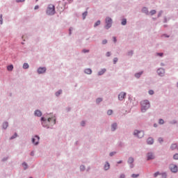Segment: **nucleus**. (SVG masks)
Wrapping results in <instances>:
<instances>
[{"mask_svg": "<svg viewBox=\"0 0 178 178\" xmlns=\"http://www.w3.org/2000/svg\"><path fill=\"white\" fill-rule=\"evenodd\" d=\"M150 106L149 102L148 100H143L141 102V111L145 112L147 109H149Z\"/></svg>", "mask_w": 178, "mask_h": 178, "instance_id": "obj_1", "label": "nucleus"}, {"mask_svg": "<svg viewBox=\"0 0 178 178\" xmlns=\"http://www.w3.org/2000/svg\"><path fill=\"white\" fill-rule=\"evenodd\" d=\"M47 14L50 15H55V6L49 4L47 10Z\"/></svg>", "mask_w": 178, "mask_h": 178, "instance_id": "obj_2", "label": "nucleus"}, {"mask_svg": "<svg viewBox=\"0 0 178 178\" xmlns=\"http://www.w3.org/2000/svg\"><path fill=\"white\" fill-rule=\"evenodd\" d=\"M106 29H111L112 27V19L111 17L106 18Z\"/></svg>", "mask_w": 178, "mask_h": 178, "instance_id": "obj_3", "label": "nucleus"}, {"mask_svg": "<svg viewBox=\"0 0 178 178\" xmlns=\"http://www.w3.org/2000/svg\"><path fill=\"white\" fill-rule=\"evenodd\" d=\"M134 134L138 138H143L144 137V131H142L135 130Z\"/></svg>", "mask_w": 178, "mask_h": 178, "instance_id": "obj_4", "label": "nucleus"}, {"mask_svg": "<svg viewBox=\"0 0 178 178\" xmlns=\"http://www.w3.org/2000/svg\"><path fill=\"white\" fill-rule=\"evenodd\" d=\"M170 169L171 172H172V173H177V171H178L177 165L175 164H171L170 165Z\"/></svg>", "mask_w": 178, "mask_h": 178, "instance_id": "obj_5", "label": "nucleus"}, {"mask_svg": "<svg viewBox=\"0 0 178 178\" xmlns=\"http://www.w3.org/2000/svg\"><path fill=\"white\" fill-rule=\"evenodd\" d=\"M38 141H40V137L38 136H35L33 138H32V143L35 145H38Z\"/></svg>", "mask_w": 178, "mask_h": 178, "instance_id": "obj_6", "label": "nucleus"}, {"mask_svg": "<svg viewBox=\"0 0 178 178\" xmlns=\"http://www.w3.org/2000/svg\"><path fill=\"white\" fill-rule=\"evenodd\" d=\"M45 72H47V68L45 67H39L38 69V73L39 74H42V73H45Z\"/></svg>", "mask_w": 178, "mask_h": 178, "instance_id": "obj_7", "label": "nucleus"}, {"mask_svg": "<svg viewBox=\"0 0 178 178\" xmlns=\"http://www.w3.org/2000/svg\"><path fill=\"white\" fill-rule=\"evenodd\" d=\"M124 97H126V92H122L119 95H118V99L120 101H123L124 99Z\"/></svg>", "mask_w": 178, "mask_h": 178, "instance_id": "obj_8", "label": "nucleus"}, {"mask_svg": "<svg viewBox=\"0 0 178 178\" xmlns=\"http://www.w3.org/2000/svg\"><path fill=\"white\" fill-rule=\"evenodd\" d=\"M157 73L159 76H162L163 74H165V70H163V68H159L157 70Z\"/></svg>", "mask_w": 178, "mask_h": 178, "instance_id": "obj_9", "label": "nucleus"}, {"mask_svg": "<svg viewBox=\"0 0 178 178\" xmlns=\"http://www.w3.org/2000/svg\"><path fill=\"white\" fill-rule=\"evenodd\" d=\"M155 158V156L152 153H148L147 154V161H151V159H154Z\"/></svg>", "mask_w": 178, "mask_h": 178, "instance_id": "obj_10", "label": "nucleus"}, {"mask_svg": "<svg viewBox=\"0 0 178 178\" xmlns=\"http://www.w3.org/2000/svg\"><path fill=\"white\" fill-rule=\"evenodd\" d=\"M51 120H53V124H55L56 122V118H55V117H52V118H49L47 120L48 122H51Z\"/></svg>", "mask_w": 178, "mask_h": 178, "instance_id": "obj_11", "label": "nucleus"}, {"mask_svg": "<svg viewBox=\"0 0 178 178\" xmlns=\"http://www.w3.org/2000/svg\"><path fill=\"white\" fill-rule=\"evenodd\" d=\"M42 113H41L40 111L36 110V111H35V116L40 117V116H42Z\"/></svg>", "mask_w": 178, "mask_h": 178, "instance_id": "obj_12", "label": "nucleus"}, {"mask_svg": "<svg viewBox=\"0 0 178 178\" xmlns=\"http://www.w3.org/2000/svg\"><path fill=\"white\" fill-rule=\"evenodd\" d=\"M118 127V124L115 123L111 125V130L112 131H115Z\"/></svg>", "mask_w": 178, "mask_h": 178, "instance_id": "obj_13", "label": "nucleus"}, {"mask_svg": "<svg viewBox=\"0 0 178 178\" xmlns=\"http://www.w3.org/2000/svg\"><path fill=\"white\" fill-rule=\"evenodd\" d=\"M147 144H149V145L154 144V139L152 138H149L147 139Z\"/></svg>", "mask_w": 178, "mask_h": 178, "instance_id": "obj_14", "label": "nucleus"}, {"mask_svg": "<svg viewBox=\"0 0 178 178\" xmlns=\"http://www.w3.org/2000/svg\"><path fill=\"white\" fill-rule=\"evenodd\" d=\"M85 73L86 74H91V73H92V70H91V69H90V68L86 69Z\"/></svg>", "mask_w": 178, "mask_h": 178, "instance_id": "obj_15", "label": "nucleus"}, {"mask_svg": "<svg viewBox=\"0 0 178 178\" xmlns=\"http://www.w3.org/2000/svg\"><path fill=\"white\" fill-rule=\"evenodd\" d=\"M105 72H106V69H102L101 71H99L98 72L99 76H102V74H104V73H105Z\"/></svg>", "mask_w": 178, "mask_h": 178, "instance_id": "obj_16", "label": "nucleus"}, {"mask_svg": "<svg viewBox=\"0 0 178 178\" xmlns=\"http://www.w3.org/2000/svg\"><path fill=\"white\" fill-rule=\"evenodd\" d=\"M7 69L9 72H12V70H13V66L11 65H8L7 67Z\"/></svg>", "mask_w": 178, "mask_h": 178, "instance_id": "obj_17", "label": "nucleus"}, {"mask_svg": "<svg viewBox=\"0 0 178 178\" xmlns=\"http://www.w3.org/2000/svg\"><path fill=\"white\" fill-rule=\"evenodd\" d=\"M141 74H143V72L136 73L135 74V77H136V79H140V76H141Z\"/></svg>", "mask_w": 178, "mask_h": 178, "instance_id": "obj_18", "label": "nucleus"}, {"mask_svg": "<svg viewBox=\"0 0 178 178\" xmlns=\"http://www.w3.org/2000/svg\"><path fill=\"white\" fill-rule=\"evenodd\" d=\"M171 149H176L177 148V144H172L170 147Z\"/></svg>", "mask_w": 178, "mask_h": 178, "instance_id": "obj_19", "label": "nucleus"}, {"mask_svg": "<svg viewBox=\"0 0 178 178\" xmlns=\"http://www.w3.org/2000/svg\"><path fill=\"white\" fill-rule=\"evenodd\" d=\"M8 122H4V123H3V129H8Z\"/></svg>", "mask_w": 178, "mask_h": 178, "instance_id": "obj_20", "label": "nucleus"}, {"mask_svg": "<svg viewBox=\"0 0 178 178\" xmlns=\"http://www.w3.org/2000/svg\"><path fill=\"white\" fill-rule=\"evenodd\" d=\"M142 12H143V13L148 14V9L147 8H143L142 9Z\"/></svg>", "mask_w": 178, "mask_h": 178, "instance_id": "obj_21", "label": "nucleus"}, {"mask_svg": "<svg viewBox=\"0 0 178 178\" xmlns=\"http://www.w3.org/2000/svg\"><path fill=\"white\" fill-rule=\"evenodd\" d=\"M109 168H110V165L108 163H106L104 165L105 170H108L109 169Z\"/></svg>", "mask_w": 178, "mask_h": 178, "instance_id": "obj_22", "label": "nucleus"}, {"mask_svg": "<svg viewBox=\"0 0 178 178\" xmlns=\"http://www.w3.org/2000/svg\"><path fill=\"white\" fill-rule=\"evenodd\" d=\"M127 23V20H126V19H123L122 21V26H126Z\"/></svg>", "mask_w": 178, "mask_h": 178, "instance_id": "obj_23", "label": "nucleus"}, {"mask_svg": "<svg viewBox=\"0 0 178 178\" xmlns=\"http://www.w3.org/2000/svg\"><path fill=\"white\" fill-rule=\"evenodd\" d=\"M101 24V21L98 20L95 24L94 27H97V26H99Z\"/></svg>", "mask_w": 178, "mask_h": 178, "instance_id": "obj_24", "label": "nucleus"}, {"mask_svg": "<svg viewBox=\"0 0 178 178\" xmlns=\"http://www.w3.org/2000/svg\"><path fill=\"white\" fill-rule=\"evenodd\" d=\"M29 65L28 63H24V64L23 65V68H24V69H29Z\"/></svg>", "mask_w": 178, "mask_h": 178, "instance_id": "obj_25", "label": "nucleus"}, {"mask_svg": "<svg viewBox=\"0 0 178 178\" xmlns=\"http://www.w3.org/2000/svg\"><path fill=\"white\" fill-rule=\"evenodd\" d=\"M134 162V159L133 158H129L128 160V163H133Z\"/></svg>", "mask_w": 178, "mask_h": 178, "instance_id": "obj_26", "label": "nucleus"}, {"mask_svg": "<svg viewBox=\"0 0 178 178\" xmlns=\"http://www.w3.org/2000/svg\"><path fill=\"white\" fill-rule=\"evenodd\" d=\"M87 15H88L87 11L83 13L82 16L83 19H86V17H87Z\"/></svg>", "mask_w": 178, "mask_h": 178, "instance_id": "obj_27", "label": "nucleus"}, {"mask_svg": "<svg viewBox=\"0 0 178 178\" xmlns=\"http://www.w3.org/2000/svg\"><path fill=\"white\" fill-rule=\"evenodd\" d=\"M62 94V90H58V92H56V97H59Z\"/></svg>", "mask_w": 178, "mask_h": 178, "instance_id": "obj_28", "label": "nucleus"}, {"mask_svg": "<svg viewBox=\"0 0 178 178\" xmlns=\"http://www.w3.org/2000/svg\"><path fill=\"white\" fill-rule=\"evenodd\" d=\"M155 13H156V11L154 10H152V11H150V15L152 16L154 15H155Z\"/></svg>", "mask_w": 178, "mask_h": 178, "instance_id": "obj_29", "label": "nucleus"}, {"mask_svg": "<svg viewBox=\"0 0 178 178\" xmlns=\"http://www.w3.org/2000/svg\"><path fill=\"white\" fill-rule=\"evenodd\" d=\"M42 120L43 122H42V126L45 127V118H42Z\"/></svg>", "mask_w": 178, "mask_h": 178, "instance_id": "obj_30", "label": "nucleus"}, {"mask_svg": "<svg viewBox=\"0 0 178 178\" xmlns=\"http://www.w3.org/2000/svg\"><path fill=\"white\" fill-rule=\"evenodd\" d=\"M96 102L97 104H99V102H102V99L101 98H98L97 100H96Z\"/></svg>", "mask_w": 178, "mask_h": 178, "instance_id": "obj_31", "label": "nucleus"}, {"mask_svg": "<svg viewBox=\"0 0 178 178\" xmlns=\"http://www.w3.org/2000/svg\"><path fill=\"white\" fill-rule=\"evenodd\" d=\"M112 113H113V111L112 110H108V111H107V114H108V115H112Z\"/></svg>", "mask_w": 178, "mask_h": 178, "instance_id": "obj_32", "label": "nucleus"}, {"mask_svg": "<svg viewBox=\"0 0 178 178\" xmlns=\"http://www.w3.org/2000/svg\"><path fill=\"white\" fill-rule=\"evenodd\" d=\"M16 137H17V134H15L14 136H13L10 138V140H13V138H16Z\"/></svg>", "mask_w": 178, "mask_h": 178, "instance_id": "obj_33", "label": "nucleus"}, {"mask_svg": "<svg viewBox=\"0 0 178 178\" xmlns=\"http://www.w3.org/2000/svg\"><path fill=\"white\" fill-rule=\"evenodd\" d=\"M173 158H174V159L177 160V159H178V154H175L173 156Z\"/></svg>", "mask_w": 178, "mask_h": 178, "instance_id": "obj_34", "label": "nucleus"}, {"mask_svg": "<svg viewBox=\"0 0 178 178\" xmlns=\"http://www.w3.org/2000/svg\"><path fill=\"white\" fill-rule=\"evenodd\" d=\"M22 166H23L24 169H26L27 168V163H22Z\"/></svg>", "mask_w": 178, "mask_h": 178, "instance_id": "obj_35", "label": "nucleus"}, {"mask_svg": "<svg viewBox=\"0 0 178 178\" xmlns=\"http://www.w3.org/2000/svg\"><path fill=\"white\" fill-rule=\"evenodd\" d=\"M159 124H163V123H164L163 120H162V119L159 120Z\"/></svg>", "mask_w": 178, "mask_h": 178, "instance_id": "obj_36", "label": "nucleus"}, {"mask_svg": "<svg viewBox=\"0 0 178 178\" xmlns=\"http://www.w3.org/2000/svg\"><path fill=\"white\" fill-rule=\"evenodd\" d=\"M149 95H154V90H149Z\"/></svg>", "mask_w": 178, "mask_h": 178, "instance_id": "obj_37", "label": "nucleus"}, {"mask_svg": "<svg viewBox=\"0 0 178 178\" xmlns=\"http://www.w3.org/2000/svg\"><path fill=\"white\" fill-rule=\"evenodd\" d=\"M138 176H139L138 175L133 174L131 175V177L136 178V177H138Z\"/></svg>", "mask_w": 178, "mask_h": 178, "instance_id": "obj_38", "label": "nucleus"}, {"mask_svg": "<svg viewBox=\"0 0 178 178\" xmlns=\"http://www.w3.org/2000/svg\"><path fill=\"white\" fill-rule=\"evenodd\" d=\"M3 19H2V15H0V24H2Z\"/></svg>", "mask_w": 178, "mask_h": 178, "instance_id": "obj_39", "label": "nucleus"}, {"mask_svg": "<svg viewBox=\"0 0 178 178\" xmlns=\"http://www.w3.org/2000/svg\"><path fill=\"white\" fill-rule=\"evenodd\" d=\"M108 42V40H104L103 41H102V44H104V45H105V44H106Z\"/></svg>", "mask_w": 178, "mask_h": 178, "instance_id": "obj_40", "label": "nucleus"}, {"mask_svg": "<svg viewBox=\"0 0 178 178\" xmlns=\"http://www.w3.org/2000/svg\"><path fill=\"white\" fill-rule=\"evenodd\" d=\"M117 62H118V58H115L113 59V63H114V64H116Z\"/></svg>", "mask_w": 178, "mask_h": 178, "instance_id": "obj_41", "label": "nucleus"}, {"mask_svg": "<svg viewBox=\"0 0 178 178\" xmlns=\"http://www.w3.org/2000/svg\"><path fill=\"white\" fill-rule=\"evenodd\" d=\"M80 169L81 170H84V169H86V167H84V165H81Z\"/></svg>", "mask_w": 178, "mask_h": 178, "instance_id": "obj_42", "label": "nucleus"}, {"mask_svg": "<svg viewBox=\"0 0 178 178\" xmlns=\"http://www.w3.org/2000/svg\"><path fill=\"white\" fill-rule=\"evenodd\" d=\"M159 172H157L154 174V177H156V176H159Z\"/></svg>", "mask_w": 178, "mask_h": 178, "instance_id": "obj_43", "label": "nucleus"}, {"mask_svg": "<svg viewBox=\"0 0 178 178\" xmlns=\"http://www.w3.org/2000/svg\"><path fill=\"white\" fill-rule=\"evenodd\" d=\"M159 143H163V139L162 138H159Z\"/></svg>", "mask_w": 178, "mask_h": 178, "instance_id": "obj_44", "label": "nucleus"}, {"mask_svg": "<svg viewBox=\"0 0 178 178\" xmlns=\"http://www.w3.org/2000/svg\"><path fill=\"white\" fill-rule=\"evenodd\" d=\"M162 177L163 178H166V173L162 174Z\"/></svg>", "mask_w": 178, "mask_h": 178, "instance_id": "obj_45", "label": "nucleus"}, {"mask_svg": "<svg viewBox=\"0 0 178 178\" xmlns=\"http://www.w3.org/2000/svg\"><path fill=\"white\" fill-rule=\"evenodd\" d=\"M115 152H111L110 153V156H113L115 155Z\"/></svg>", "mask_w": 178, "mask_h": 178, "instance_id": "obj_46", "label": "nucleus"}, {"mask_svg": "<svg viewBox=\"0 0 178 178\" xmlns=\"http://www.w3.org/2000/svg\"><path fill=\"white\" fill-rule=\"evenodd\" d=\"M157 55H158L159 56H162L163 55V53H158Z\"/></svg>", "mask_w": 178, "mask_h": 178, "instance_id": "obj_47", "label": "nucleus"}, {"mask_svg": "<svg viewBox=\"0 0 178 178\" xmlns=\"http://www.w3.org/2000/svg\"><path fill=\"white\" fill-rule=\"evenodd\" d=\"M81 126H85L86 124V122H84V121H82L81 123Z\"/></svg>", "mask_w": 178, "mask_h": 178, "instance_id": "obj_48", "label": "nucleus"}, {"mask_svg": "<svg viewBox=\"0 0 178 178\" xmlns=\"http://www.w3.org/2000/svg\"><path fill=\"white\" fill-rule=\"evenodd\" d=\"M16 2H24V0H16Z\"/></svg>", "mask_w": 178, "mask_h": 178, "instance_id": "obj_49", "label": "nucleus"}, {"mask_svg": "<svg viewBox=\"0 0 178 178\" xmlns=\"http://www.w3.org/2000/svg\"><path fill=\"white\" fill-rule=\"evenodd\" d=\"M106 55V56H111V52H107Z\"/></svg>", "mask_w": 178, "mask_h": 178, "instance_id": "obj_50", "label": "nucleus"}, {"mask_svg": "<svg viewBox=\"0 0 178 178\" xmlns=\"http://www.w3.org/2000/svg\"><path fill=\"white\" fill-rule=\"evenodd\" d=\"M83 52L84 54H86V52H89V50L83 49Z\"/></svg>", "mask_w": 178, "mask_h": 178, "instance_id": "obj_51", "label": "nucleus"}, {"mask_svg": "<svg viewBox=\"0 0 178 178\" xmlns=\"http://www.w3.org/2000/svg\"><path fill=\"white\" fill-rule=\"evenodd\" d=\"M124 177H125L124 175H121L120 177V178H124Z\"/></svg>", "mask_w": 178, "mask_h": 178, "instance_id": "obj_52", "label": "nucleus"}, {"mask_svg": "<svg viewBox=\"0 0 178 178\" xmlns=\"http://www.w3.org/2000/svg\"><path fill=\"white\" fill-rule=\"evenodd\" d=\"M113 38L114 42H116V41H117V40H116V37H113Z\"/></svg>", "mask_w": 178, "mask_h": 178, "instance_id": "obj_53", "label": "nucleus"}, {"mask_svg": "<svg viewBox=\"0 0 178 178\" xmlns=\"http://www.w3.org/2000/svg\"><path fill=\"white\" fill-rule=\"evenodd\" d=\"M38 8H39L38 6H35V10H36V9H38Z\"/></svg>", "mask_w": 178, "mask_h": 178, "instance_id": "obj_54", "label": "nucleus"}, {"mask_svg": "<svg viewBox=\"0 0 178 178\" xmlns=\"http://www.w3.org/2000/svg\"><path fill=\"white\" fill-rule=\"evenodd\" d=\"M129 55H133V51L129 52Z\"/></svg>", "mask_w": 178, "mask_h": 178, "instance_id": "obj_55", "label": "nucleus"}, {"mask_svg": "<svg viewBox=\"0 0 178 178\" xmlns=\"http://www.w3.org/2000/svg\"><path fill=\"white\" fill-rule=\"evenodd\" d=\"M118 163H122V161H118Z\"/></svg>", "mask_w": 178, "mask_h": 178, "instance_id": "obj_56", "label": "nucleus"}, {"mask_svg": "<svg viewBox=\"0 0 178 178\" xmlns=\"http://www.w3.org/2000/svg\"><path fill=\"white\" fill-rule=\"evenodd\" d=\"M154 127H156V124H154Z\"/></svg>", "mask_w": 178, "mask_h": 178, "instance_id": "obj_57", "label": "nucleus"}, {"mask_svg": "<svg viewBox=\"0 0 178 178\" xmlns=\"http://www.w3.org/2000/svg\"><path fill=\"white\" fill-rule=\"evenodd\" d=\"M67 1H72V0H67Z\"/></svg>", "mask_w": 178, "mask_h": 178, "instance_id": "obj_58", "label": "nucleus"}, {"mask_svg": "<svg viewBox=\"0 0 178 178\" xmlns=\"http://www.w3.org/2000/svg\"><path fill=\"white\" fill-rule=\"evenodd\" d=\"M38 1V0H36V2Z\"/></svg>", "mask_w": 178, "mask_h": 178, "instance_id": "obj_59", "label": "nucleus"}]
</instances>
